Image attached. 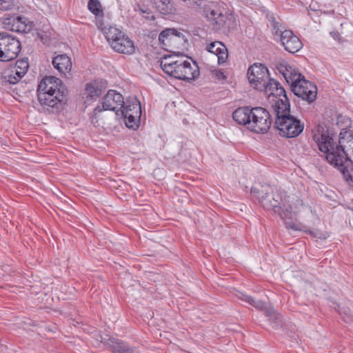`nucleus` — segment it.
Segmentation results:
<instances>
[{"label":"nucleus","instance_id":"nucleus-25","mask_svg":"<svg viewBox=\"0 0 353 353\" xmlns=\"http://www.w3.org/2000/svg\"><path fill=\"white\" fill-rule=\"evenodd\" d=\"M102 94V90L97 81L87 83L85 88V94L91 99H96Z\"/></svg>","mask_w":353,"mask_h":353},{"label":"nucleus","instance_id":"nucleus-29","mask_svg":"<svg viewBox=\"0 0 353 353\" xmlns=\"http://www.w3.org/2000/svg\"><path fill=\"white\" fill-rule=\"evenodd\" d=\"M181 60V59H176V57H173L172 56L164 57L160 61V65L163 72L170 75V70L168 71V69L166 68L168 65H172V70H174V67L176 66L174 64L178 63Z\"/></svg>","mask_w":353,"mask_h":353},{"label":"nucleus","instance_id":"nucleus-2","mask_svg":"<svg viewBox=\"0 0 353 353\" xmlns=\"http://www.w3.org/2000/svg\"><path fill=\"white\" fill-rule=\"evenodd\" d=\"M68 90L63 81L55 77H46L39 82L37 95L39 112L58 114L68 102Z\"/></svg>","mask_w":353,"mask_h":353},{"label":"nucleus","instance_id":"nucleus-16","mask_svg":"<svg viewBox=\"0 0 353 353\" xmlns=\"http://www.w3.org/2000/svg\"><path fill=\"white\" fill-rule=\"evenodd\" d=\"M275 214H278L281 219L284 221L285 227L288 229H292L294 230H301L298 225L294 221L296 217V213L292 211V206L290 205H286L282 203L280 206V210L276 212Z\"/></svg>","mask_w":353,"mask_h":353},{"label":"nucleus","instance_id":"nucleus-10","mask_svg":"<svg viewBox=\"0 0 353 353\" xmlns=\"http://www.w3.org/2000/svg\"><path fill=\"white\" fill-rule=\"evenodd\" d=\"M101 105L97 106L94 112L95 114L101 112L103 110L114 111L117 115H119L120 110L124 105V100L122 94L115 90H110L103 97Z\"/></svg>","mask_w":353,"mask_h":353},{"label":"nucleus","instance_id":"nucleus-24","mask_svg":"<svg viewBox=\"0 0 353 353\" xmlns=\"http://www.w3.org/2000/svg\"><path fill=\"white\" fill-rule=\"evenodd\" d=\"M154 3L156 9L163 14H170L175 10L170 0H156Z\"/></svg>","mask_w":353,"mask_h":353},{"label":"nucleus","instance_id":"nucleus-34","mask_svg":"<svg viewBox=\"0 0 353 353\" xmlns=\"http://www.w3.org/2000/svg\"><path fill=\"white\" fill-rule=\"evenodd\" d=\"M252 306L261 311H263L265 315L271 314V308H268L267 304L261 300L254 299Z\"/></svg>","mask_w":353,"mask_h":353},{"label":"nucleus","instance_id":"nucleus-38","mask_svg":"<svg viewBox=\"0 0 353 353\" xmlns=\"http://www.w3.org/2000/svg\"><path fill=\"white\" fill-rule=\"evenodd\" d=\"M190 7L196 8L201 6L203 0H182Z\"/></svg>","mask_w":353,"mask_h":353},{"label":"nucleus","instance_id":"nucleus-40","mask_svg":"<svg viewBox=\"0 0 353 353\" xmlns=\"http://www.w3.org/2000/svg\"><path fill=\"white\" fill-rule=\"evenodd\" d=\"M214 76L219 81L223 80L225 78L224 73L221 70H216L214 72Z\"/></svg>","mask_w":353,"mask_h":353},{"label":"nucleus","instance_id":"nucleus-13","mask_svg":"<svg viewBox=\"0 0 353 353\" xmlns=\"http://www.w3.org/2000/svg\"><path fill=\"white\" fill-rule=\"evenodd\" d=\"M279 40L285 50L292 54L298 52L303 46L299 38L290 30H284Z\"/></svg>","mask_w":353,"mask_h":353},{"label":"nucleus","instance_id":"nucleus-30","mask_svg":"<svg viewBox=\"0 0 353 353\" xmlns=\"http://www.w3.org/2000/svg\"><path fill=\"white\" fill-rule=\"evenodd\" d=\"M125 34L118 28L110 26L107 31L105 32V36L112 45V41H116L118 39H121V37Z\"/></svg>","mask_w":353,"mask_h":353},{"label":"nucleus","instance_id":"nucleus-6","mask_svg":"<svg viewBox=\"0 0 353 353\" xmlns=\"http://www.w3.org/2000/svg\"><path fill=\"white\" fill-rule=\"evenodd\" d=\"M20 41L7 32H0V61L15 59L21 52Z\"/></svg>","mask_w":353,"mask_h":353},{"label":"nucleus","instance_id":"nucleus-17","mask_svg":"<svg viewBox=\"0 0 353 353\" xmlns=\"http://www.w3.org/2000/svg\"><path fill=\"white\" fill-rule=\"evenodd\" d=\"M7 20L8 24H11L10 30L17 32H28L33 26L32 22H27V19L21 16L13 17Z\"/></svg>","mask_w":353,"mask_h":353},{"label":"nucleus","instance_id":"nucleus-11","mask_svg":"<svg viewBox=\"0 0 353 353\" xmlns=\"http://www.w3.org/2000/svg\"><path fill=\"white\" fill-rule=\"evenodd\" d=\"M292 92L298 97L311 103L316 99L317 88L305 78L296 85H292Z\"/></svg>","mask_w":353,"mask_h":353},{"label":"nucleus","instance_id":"nucleus-33","mask_svg":"<svg viewBox=\"0 0 353 353\" xmlns=\"http://www.w3.org/2000/svg\"><path fill=\"white\" fill-rule=\"evenodd\" d=\"M337 307L343 321L353 327V315L351 314L350 309L343 308L341 310L339 305H337Z\"/></svg>","mask_w":353,"mask_h":353},{"label":"nucleus","instance_id":"nucleus-15","mask_svg":"<svg viewBox=\"0 0 353 353\" xmlns=\"http://www.w3.org/2000/svg\"><path fill=\"white\" fill-rule=\"evenodd\" d=\"M106 344L112 353H141L136 347L114 337L109 338Z\"/></svg>","mask_w":353,"mask_h":353},{"label":"nucleus","instance_id":"nucleus-28","mask_svg":"<svg viewBox=\"0 0 353 353\" xmlns=\"http://www.w3.org/2000/svg\"><path fill=\"white\" fill-rule=\"evenodd\" d=\"M21 78V77H18V74H14V70L12 68L4 70L1 76L3 81L10 84H16Z\"/></svg>","mask_w":353,"mask_h":353},{"label":"nucleus","instance_id":"nucleus-21","mask_svg":"<svg viewBox=\"0 0 353 353\" xmlns=\"http://www.w3.org/2000/svg\"><path fill=\"white\" fill-rule=\"evenodd\" d=\"M252 108L248 106L240 107L232 114L233 119L240 125H243L248 129V122H250Z\"/></svg>","mask_w":353,"mask_h":353},{"label":"nucleus","instance_id":"nucleus-39","mask_svg":"<svg viewBox=\"0 0 353 353\" xmlns=\"http://www.w3.org/2000/svg\"><path fill=\"white\" fill-rule=\"evenodd\" d=\"M239 299H241V300L247 302L248 303H249L250 305H252L253 303V301H254V298L251 296H249L246 294H244V293H241L240 294V296H239Z\"/></svg>","mask_w":353,"mask_h":353},{"label":"nucleus","instance_id":"nucleus-36","mask_svg":"<svg viewBox=\"0 0 353 353\" xmlns=\"http://www.w3.org/2000/svg\"><path fill=\"white\" fill-rule=\"evenodd\" d=\"M14 6L12 0H0V10H9Z\"/></svg>","mask_w":353,"mask_h":353},{"label":"nucleus","instance_id":"nucleus-18","mask_svg":"<svg viewBox=\"0 0 353 353\" xmlns=\"http://www.w3.org/2000/svg\"><path fill=\"white\" fill-rule=\"evenodd\" d=\"M111 47L116 52L129 54H132L135 49L132 41L125 35L116 40V41H112Z\"/></svg>","mask_w":353,"mask_h":353},{"label":"nucleus","instance_id":"nucleus-7","mask_svg":"<svg viewBox=\"0 0 353 353\" xmlns=\"http://www.w3.org/2000/svg\"><path fill=\"white\" fill-rule=\"evenodd\" d=\"M272 125L270 112L262 107L252 108L250 122L248 129L256 133L264 134L268 132Z\"/></svg>","mask_w":353,"mask_h":353},{"label":"nucleus","instance_id":"nucleus-27","mask_svg":"<svg viewBox=\"0 0 353 353\" xmlns=\"http://www.w3.org/2000/svg\"><path fill=\"white\" fill-rule=\"evenodd\" d=\"M29 68L28 58H23L16 61L15 65L12 68L14 74H18V77H23L27 72Z\"/></svg>","mask_w":353,"mask_h":353},{"label":"nucleus","instance_id":"nucleus-23","mask_svg":"<svg viewBox=\"0 0 353 353\" xmlns=\"http://www.w3.org/2000/svg\"><path fill=\"white\" fill-rule=\"evenodd\" d=\"M267 19L272 27V34L280 38L281 34L284 32V30H286L281 20H277L273 14H268Z\"/></svg>","mask_w":353,"mask_h":353},{"label":"nucleus","instance_id":"nucleus-35","mask_svg":"<svg viewBox=\"0 0 353 353\" xmlns=\"http://www.w3.org/2000/svg\"><path fill=\"white\" fill-rule=\"evenodd\" d=\"M269 318V321L279 325L281 323V316L276 312L273 309H271V314L265 315Z\"/></svg>","mask_w":353,"mask_h":353},{"label":"nucleus","instance_id":"nucleus-4","mask_svg":"<svg viewBox=\"0 0 353 353\" xmlns=\"http://www.w3.org/2000/svg\"><path fill=\"white\" fill-rule=\"evenodd\" d=\"M203 16L214 32L228 33L236 27V21L232 12L217 3L204 7Z\"/></svg>","mask_w":353,"mask_h":353},{"label":"nucleus","instance_id":"nucleus-26","mask_svg":"<svg viewBox=\"0 0 353 353\" xmlns=\"http://www.w3.org/2000/svg\"><path fill=\"white\" fill-rule=\"evenodd\" d=\"M285 75V79L291 88H292V85H296L305 78L303 75L296 71L295 69H292V67H290V70Z\"/></svg>","mask_w":353,"mask_h":353},{"label":"nucleus","instance_id":"nucleus-1","mask_svg":"<svg viewBox=\"0 0 353 353\" xmlns=\"http://www.w3.org/2000/svg\"><path fill=\"white\" fill-rule=\"evenodd\" d=\"M336 134L328 128L318 125L313 140L319 150L325 154L326 161L339 170L344 179L353 184V163L348 152L353 155V131L343 129L337 141Z\"/></svg>","mask_w":353,"mask_h":353},{"label":"nucleus","instance_id":"nucleus-31","mask_svg":"<svg viewBox=\"0 0 353 353\" xmlns=\"http://www.w3.org/2000/svg\"><path fill=\"white\" fill-rule=\"evenodd\" d=\"M120 114L124 117L125 125L128 128H138L140 123L141 117H136L135 114H130L129 113Z\"/></svg>","mask_w":353,"mask_h":353},{"label":"nucleus","instance_id":"nucleus-12","mask_svg":"<svg viewBox=\"0 0 353 353\" xmlns=\"http://www.w3.org/2000/svg\"><path fill=\"white\" fill-rule=\"evenodd\" d=\"M186 41L185 35L174 28H166L159 35L160 45L167 50L168 48L174 47Z\"/></svg>","mask_w":353,"mask_h":353},{"label":"nucleus","instance_id":"nucleus-3","mask_svg":"<svg viewBox=\"0 0 353 353\" xmlns=\"http://www.w3.org/2000/svg\"><path fill=\"white\" fill-rule=\"evenodd\" d=\"M283 103L281 99L272 105L274 118V127L279 134L287 138L297 137L304 130V123L290 114L289 99Z\"/></svg>","mask_w":353,"mask_h":353},{"label":"nucleus","instance_id":"nucleus-14","mask_svg":"<svg viewBox=\"0 0 353 353\" xmlns=\"http://www.w3.org/2000/svg\"><path fill=\"white\" fill-rule=\"evenodd\" d=\"M264 85L265 88H261L259 91H263L268 95L276 97V99L275 100L274 103L276 101H279L280 99H281L283 103H285V99H289L285 89L279 81L274 79L270 77Z\"/></svg>","mask_w":353,"mask_h":353},{"label":"nucleus","instance_id":"nucleus-22","mask_svg":"<svg viewBox=\"0 0 353 353\" xmlns=\"http://www.w3.org/2000/svg\"><path fill=\"white\" fill-rule=\"evenodd\" d=\"M207 50L217 56L219 63H224L228 56L225 46L220 41L210 43L207 47Z\"/></svg>","mask_w":353,"mask_h":353},{"label":"nucleus","instance_id":"nucleus-8","mask_svg":"<svg viewBox=\"0 0 353 353\" xmlns=\"http://www.w3.org/2000/svg\"><path fill=\"white\" fill-rule=\"evenodd\" d=\"M174 70H171L172 65H168L167 69L168 71L170 70V76L173 77L176 79L191 81L192 80L196 79L199 74V68L196 63V62H193V64L187 61V60H181L178 63L174 64Z\"/></svg>","mask_w":353,"mask_h":353},{"label":"nucleus","instance_id":"nucleus-9","mask_svg":"<svg viewBox=\"0 0 353 353\" xmlns=\"http://www.w3.org/2000/svg\"><path fill=\"white\" fill-rule=\"evenodd\" d=\"M247 75L250 83L254 85V88L258 90L265 88V83L270 77L267 67L257 63L249 67Z\"/></svg>","mask_w":353,"mask_h":353},{"label":"nucleus","instance_id":"nucleus-32","mask_svg":"<svg viewBox=\"0 0 353 353\" xmlns=\"http://www.w3.org/2000/svg\"><path fill=\"white\" fill-rule=\"evenodd\" d=\"M88 10L95 16L103 15V9L99 0H89L88 3Z\"/></svg>","mask_w":353,"mask_h":353},{"label":"nucleus","instance_id":"nucleus-20","mask_svg":"<svg viewBox=\"0 0 353 353\" xmlns=\"http://www.w3.org/2000/svg\"><path fill=\"white\" fill-rule=\"evenodd\" d=\"M119 114H135L136 117L141 116V108L139 101L136 97H129L120 110Z\"/></svg>","mask_w":353,"mask_h":353},{"label":"nucleus","instance_id":"nucleus-37","mask_svg":"<svg viewBox=\"0 0 353 353\" xmlns=\"http://www.w3.org/2000/svg\"><path fill=\"white\" fill-rule=\"evenodd\" d=\"M290 65H288L286 64L281 63L277 66V69L279 73H281L285 78L286 77L285 74H287L290 70Z\"/></svg>","mask_w":353,"mask_h":353},{"label":"nucleus","instance_id":"nucleus-5","mask_svg":"<svg viewBox=\"0 0 353 353\" xmlns=\"http://www.w3.org/2000/svg\"><path fill=\"white\" fill-rule=\"evenodd\" d=\"M251 194L259 199L263 208L272 210L274 213L280 210L283 196L280 192H274L270 185H261L260 188H252Z\"/></svg>","mask_w":353,"mask_h":353},{"label":"nucleus","instance_id":"nucleus-19","mask_svg":"<svg viewBox=\"0 0 353 353\" xmlns=\"http://www.w3.org/2000/svg\"><path fill=\"white\" fill-rule=\"evenodd\" d=\"M52 65L61 74L65 75L72 69V61L70 58L65 54L56 56L52 59Z\"/></svg>","mask_w":353,"mask_h":353}]
</instances>
